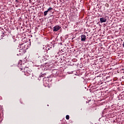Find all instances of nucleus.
<instances>
[{
  "label": "nucleus",
  "mask_w": 124,
  "mask_h": 124,
  "mask_svg": "<svg viewBox=\"0 0 124 124\" xmlns=\"http://www.w3.org/2000/svg\"><path fill=\"white\" fill-rule=\"evenodd\" d=\"M60 29H61V27L57 25L53 28V31H58Z\"/></svg>",
  "instance_id": "1"
},
{
  "label": "nucleus",
  "mask_w": 124,
  "mask_h": 124,
  "mask_svg": "<svg viewBox=\"0 0 124 124\" xmlns=\"http://www.w3.org/2000/svg\"><path fill=\"white\" fill-rule=\"evenodd\" d=\"M81 37V41L84 42L86 41V39H87V37L85 35H81L80 36Z\"/></svg>",
  "instance_id": "2"
},
{
  "label": "nucleus",
  "mask_w": 124,
  "mask_h": 124,
  "mask_svg": "<svg viewBox=\"0 0 124 124\" xmlns=\"http://www.w3.org/2000/svg\"><path fill=\"white\" fill-rule=\"evenodd\" d=\"M107 21V19L104 18H100V23H105Z\"/></svg>",
  "instance_id": "3"
},
{
  "label": "nucleus",
  "mask_w": 124,
  "mask_h": 124,
  "mask_svg": "<svg viewBox=\"0 0 124 124\" xmlns=\"http://www.w3.org/2000/svg\"><path fill=\"white\" fill-rule=\"evenodd\" d=\"M48 13V11H46L44 12V16H46Z\"/></svg>",
  "instance_id": "4"
},
{
  "label": "nucleus",
  "mask_w": 124,
  "mask_h": 124,
  "mask_svg": "<svg viewBox=\"0 0 124 124\" xmlns=\"http://www.w3.org/2000/svg\"><path fill=\"white\" fill-rule=\"evenodd\" d=\"M24 52V48L22 47H20L19 52Z\"/></svg>",
  "instance_id": "5"
},
{
  "label": "nucleus",
  "mask_w": 124,
  "mask_h": 124,
  "mask_svg": "<svg viewBox=\"0 0 124 124\" xmlns=\"http://www.w3.org/2000/svg\"><path fill=\"white\" fill-rule=\"evenodd\" d=\"M51 10H53V8H52V7H49V8L47 9V11H48V12H49V11H51Z\"/></svg>",
  "instance_id": "6"
},
{
  "label": "nucleus",
  "mask_w": 124,
  "mask_h": 124,
  "mask_svg": "<svg viewBox=\"0 0 124 124\" xmlns=\"http://www.w3.org/2000/svg\"><path fill=\"white\" fill-rule=\"evenodd\" d=\"M66 120H69V115H66Z\"/></svg>",
  "instance_id": "7"
},
{
  "label": "nucleus",
  "mask_w": 124,
  "mask_h": 124,
  "mask_svg": "<svg viewBox=\"0 0 124 124\" xmlns=\"http://www.w3.org/2000/svg\"><path fill=\"white\" fill-rule=\"evenodd\" d=\"M123 47H124V42L123 43Z\"/></svg>",
  "instance_id": "8"
},
{
  "label": "nucleus",
  "mask_w": 124,
  "mask_h": 124,
  "mask_svg": "<svg viewBox=\"0 0 124 124\" xmlns=\"http://www.w3.org/2000/svg\"><path fill=\"white\" fill-rule=\"evenodd\" d=\"M100 76H98L97 77H99Z\"/></svg>",
  "instance_id": "9"
}]
</instances>
